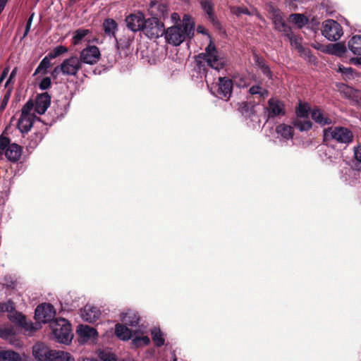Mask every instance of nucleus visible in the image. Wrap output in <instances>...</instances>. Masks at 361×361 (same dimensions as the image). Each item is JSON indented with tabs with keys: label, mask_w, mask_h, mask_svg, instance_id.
Returning a JSON list of instances; mask_svg holds the SVG:
<instances>
[{
	"label": "nucleus",
	"mask_w": 361,
	"mask_h": 361,
	"mask_svg": "<svg viewBox=\"0 0 361 361\" xmlns=\"http://www.w3.org/2000/svg\"><path fill=\"white\" fill-rule=\"evenodd\" d=\"M195 23L192 18L185 15L182 23L171 26L165 31V39L169 44L178 46L186 39L192 38L194 35Z\"/></svg>",
	"instance_id": "f257e3e1"
},
{
	"label": "nucleus",
	"mask_w": 361,
	"mask_h": 361,
	"mask_svg": "<svg viewBox=\"0 0 361 361\" xmlns=\"http://www.w3.org/2000/svg\"><path fill=\"white\" fill-rule=\"evenodd\" d=\"M32 354L39 361H75L69 353L51 350L41 343L33 346Z\"/></svg>",
	"instance_id": "f03ea898"
},
{
	"label": "nucleus",
	"mask_w": 361,
	"mask_h": 361,
	"mask_svg": "<svg viewBox=\"0 0 361 361\" xmlns=\"http://www.w3.org/2000/svg\"><path fill=\"white\" fill-rule=\"evenodd\" d=\"M55 339L61 343L68 344L72 338L71 324L63 318H57L50 323Z\"/></svg>",
	"instance_id": "7ed1b4c3"
},
{
	"label": "nucleus",
	"mask_w": 361,
	"mask_h": 361,
	"mask_svg": "<svg viewBox=\"0 0 361 361\" xmlns=\"http://www.w3.org/2000/svg\"><path fill=\"white\" fill-rule=\"evenodd\" d=\"M82 63L78 57L75 56H71L63 60L59 65L56 66L51 72V75L56 78L59 73L66 76H75L80 70Z\"/></svg>",
	"instance_id": "20e7f679"
},
{
	"label": "nucleus",
	"mask_w": 361,
	"mask_h": 361,
	"mask_svg": "<svg viewBox=\"0 0 361 361\" xmlns=\"http://www.w3.org/2000/svg\"><path fill=\"white\" fill-rule=\"evenodd\" d=\"M200 57L205 60L208 66L217 71L222 69L226 63V60L221 54L219 53L211 39L205 49V52L200 55Z\"/></svg>",
	"instance_id": "39448f33"
},
{
	"label": "nucleus",
	"mask_w": 361,
	"mask_h": 361,
	"mask_svg": "<svg viewBox=\"0 0 361 361\" xmlns=\"http://www.w3.org/2000/svg\"><path fill=\"white\" fill-rule=\"evenodd\" d=\"M325 140H334L338 142L348 144L353 141V133L347 128L331 127L324 130Z\"/></svg>",
	"instance_id": "423d86ee"
},
{
	"label": "nucleus",
	"mask_w": 361,
	"mask_h": 361,
	"mask_svg": "<svg viewBox=\"0 0 361 361\" xmlns=\"http://www.w3.org/2000/svg\"><path fill=\"white\" fill-rule=\"evenodd\" d=\"M268 12L276 29L283 32L288 38L290 44H293V35L291 27L285 23L281 16V11L270 5L269 6Z\"/></svg>",
	"instance_id": "0eeeda50"
},
{
	"label": "nucleus",
	"mask_w": 361,
	"mask_h": 361,
	"mask_svg": "<svg viewBox=\"0 0 361 361\" xmlns=\"http://www.w3.org/2000/svg\"><path fill=\"white\" fill-rule=\"evenodd\" d=\"M34 104L28 101L22 108L21 115L18 121V128L22 133H27L32 128L35 116L32 113Z\"/></svg>",
	"instance_id": "6e6552de"
},
{
	"label": "nucleus",
	"mask_w": 361,
	"mask_h": 361,
	"mask_svg": "<svg viewBox=\"0 0 361 361\" xmlns=\"http://www.w3.org/2000/svg\"><path fill=\"white\" fill-rule=\"evenodd\" d=\"M310 106L308 103L299 100L298 107L295 111L298 118L295 121V128L300 131H307L312 127V123L308 119Z\"/></svg>",
	"instance_id": "1a4fd4ad"
},
{
	"label": "nucleus",
	"mask_w": 361,
	"mask_h": 361,
	"mask_svg": "<svg viewBox=\"0 0 361 361\" xmlns=\"http://www.w3.org/2000/svg\"><path fill=\"white\" fill-rule=\"evenodd\" d=\"M5 155L6 158L11 161H17L21 155L20 147L15 143L10 144L8 138L0 137V156Z\"/></svg>",
	"instance_id": "9d476101"
},
{
	"label": "nucleus",
	"mask_w": 361,
	"mask_h": 361,
	"mask_svg": "<svg viewBox=\"0 0 361 361\" xmlns=\"http://www.w3.org/2000/svg\"><path fill=\"white\" fill-rule=\"evenodd\" d=\"M322 35L329 41H336L343 35V29L340 24L334 20H326L321 28Z\"/></svg>",
	"instance_id": "9b49d317"
},
{
	"label": "nucleus",
	"mask_w": 361,
	"mask_h": 361,
	"mask_svg": "<svg viewBox=\"0 0 361 361\" xmlns=\"http://www.w3.org/2000/svg\"><path fill=\"white\" fill-rule=\"evenodd\" d=\"M142 30L149 38H158L164 33V24L156 18H150L145 20Z\"/></svg>",
	"instance_id": "f8f14e48"
},
{
	"label": "nucleus",
	"mask_w": 361,
	"mask_h": 361,
	"mask_svg": "<svg viewBox=\"0 0 361 361\" xmlns=\"http://www.w3.org/2000/svg\"><path fill=\"white\" fill-rule=\"evenodd\" d=\"M55 310L51 304L44 303L38 305L35 309V317L39 322H51L55 316Z\"/></svg>",
	"instance_id": "ddd939ff"
},
{
	"label": "nucleus",
	"mask_w": 361,
	"mask_h": 361,
	"mask_svg": "<svg viewBox=\"0 0 361 361\" xmlns=\"http://www.w3.org/2000/svg\"><path fill=\"white\" fill-rule=\"evenodd\" d=\"M100 56V51L97 47L88 46L80 51L79 59L81 63L93 65L99 61Z\"/></svg>",
	"instance_id": "4468645a"
},
{
	"label": "nucleus",
	"mask_w": 361,
	"mask_h": 361,
	"mask_svg": "<svg viewBox=\"0 0 361 361\" xmlns=\"http://www.w3.org/2000/svg\"><path fill=\"white\" fill-rule=\"evenodd\" d=\"M233 90V82L228 78H219V85L216 97L228 100L231 96Z\"/></svg>",
	"instance_id": "2eb2a0df"
},
{
	"label": "nucleus",
	"mask_w": 361,
	"mask_h": 361,
	"mask_svg": "<svg viewBox=\"0 0 361 361\" xmlns=\"http://www.w3.org/2000/svg\"><path fill=\"white\" fill-rule=\"evenodd\" d=\"M80 316L84 321L94 323L100 317L101 311L98 307L87 304L80 310Z\"/></svg>",
	"instance_id": "dca6fc26"
},
{
	"label": "nucleus",
	"mask_w": 361,
	"mask_h": 361,
	"mask_svg": "<svg viewBox=\"0 0 361 361\" xmlns=\"http://www.w3.org/2000/svg\"><path fill=\"white\" fill-rule=\"evenodd\" d=\"M145 20L143 14L141 13L131 14L126 18L127 27L133 32L142 30Z\"/></svg>",
	"instance_id": "f3484780"
},
{
	"label": "nucleus",
	"mask_w": 361,
	"mask_h": 361,
	"mask_svg": "<svg viewBox=\"0 0 361 361\" xmlns=\"http://www.w3.org/2000/svg\"><path fill=\"white\" fill-rule=\"evenodd\" d=\"M77 333L80 337V342L82 343L94 340L97 336L96 329L87 325H79L77 329Z\"/></svg>",
	"instance_id": "a211bd4d"
},
{
	"label": "nucleus",
	"mask_w": 361,
	"mask_h": 361,
	"mask_svg": "<svg viewBox=\"0 0 361 361\" xmlns=\"http://www.w3.org/2000/svg\"><path fill=\"white\" fill-rule=\"evenodd\" d=\"M267 111L269 117L283 115L285 114L284 104L276 98H271L268 102Z\"/></svg>",
	"instance_id": "6ab92c4d"
},
{
	"label": "nucleus",
	"mask_w": 361,
	"mask_h": 361,
	"mask_svg": "<svg viewBox=\"0 0 361 361\" xmlns=\"http://www.w3.org/2000/svg\"><path fill=\"white\" fill-rule=\"evenodd\" d=\"M6 312L8 313V319L13 324H22L24 322L25 317L21 312H18L16 310L15 305L11 300L6 302Z\"/></svg>",
	"instance_id": "aec40b11"
},
{
	"label": "nucleus",
	"mask_w": 361,
	"mask_h": 361,
	"mask_svg": "<svg viewBox=\"0 0 361 361\" xmlns=\"http://www.w3.org/2000/svg\"><path fill=\"white\" fill-rule=\"evenodd\" d=\"M51 104V97L47 92L39 94L35 100V111L38 114L45 113Z\"/></svg>",
	"instance_id": "412c9836"
},
{
	"label": "nucleus",
	"mask_w": 361,
	"mask_h": 361,
	"mask_svg": "<svg viewBox=\"0 0 361 361\" xmlns=\"http://www.w3.org/2000/svg\"><path fill=\"white\" fill-rule=\"evenodd\" d=\"M0 338L16 347L21 346L20 342L16 338L15 331L12 326H0Z\"/></svg>",
	"instance_id": "4be33fe9"
},
{
	"label": "nucleus",
	"mask_w": 361,
	"mask_h": 361,
	"mask_svg": "<svg viewBox=\"0 0 361 361\" xmlns=\"http://www.w3.org/2000/svg\"><path fill=\"white\" fill-rule=\"evenodd\" d=\"M121 320L126 324L135 326L138 324L139 316L133 310H127L125 312H122L120 315Z\"/></svg>",
	"instance_id": "5701e85b"
},
{
	"label": "nucleus",
	"mask_w": 361,
	"mask_h": 361,
	"mask_svg": "<svg viewBox=\"0 0 361 361\" xmlns=\"http://www.w3.org/2000/svg\"><path fill=\"white\" fill-rule=\"evenodd\" d=\"M312 118L321 126L329 125L331 119L327 117L320 109H314L312 112Z\"/></svg>",
	"instance_id": "b1692460"
},
{
	"label": "nucleus",
	"mask_w": 361,
	"mask_h": 361,
	"mask_svg": "<svg viewBox=\"0 0 361 361\" xmlns=\"http://www.w3.org/2000/svg\"><path fill=\"white\" fill-rule=\"evenodd\" d=\"M349 50L355 55H361V35L352 37L348 42Z\"/></svg>",
	"instance_id": "393cba45"
},
{
	"label": "nucleus",
	"mask_w": 361,
	"mask_h": 361,
	"mask_svg": "<svg viewBox=\"0 0 361 361\" xmlns=\"http://www.w3.org/2000/svg\"><path fill=\"white\" fill-rule=\"evenodd\" d=\"M115 334L123 341H128L133 337L132 331L125 325L121 324H116Z\"/></svg>",
	"instance_id": "a878e982"
},
{
	"label": "nucleus",
	"mask_w": 361,
	"mask_h": 361,
	"mask_svg": "<svg viewBox=\"0 0 361 361\" xmlns=\"http://www.w3.org/2000/svg\"><path fill=\"white\" fill-rule=\"evenodd\" d=\"M231 12L237 16H240L242 14L247 16L255 15L259 19L262 20L261 15L255 8L250 11L245 6H233L231 8Z\"/></svg>",
	"instance_id": "bb28decb"
},
{
	"label": "nucleus",
	"mask_w": 361,
	"mask_h": 361,
	"mask_svg": "<svg viewBox=\"0 0 361 361\" xmlns=\"http://www.w3.org/2000/svg\"><path fill=\"white\" fill-rule=\"evenodd\" d=\"M0 361H22L21 355L12 350H1Z\"/></svg>",
	"instance_id": "cd10ccee"
},
{
	"label": "nucleus",
	"mask_w": 361,
	"mask_h": 361,
	"mask_svg": "<svg viewBox=\"0 0 361 361\" xmlns=\"http://www.w3.org/2000/svg\"><path fill=\"white\" fill-rule=\"evenodd\" d=\"M277 137L288 140L293 137V128L290 126L286 124H280L276 128Z\"/></svg>",
	"instance_id": "c85d7f7f"
},
{
	"label": "nucleus",
	"mask_w": 361,
	"mask_h": 361,
	"mask_svg": "<svg viewBox=\"0 0 361 361\" xmlns=\"http://www.w3.org/2000/svg\"><path fill=\"white\" fill-rule=\"evenodd\" d=\"M134 37L133 35H123L118 39H116V46L118 50L128 51L130 49L131 44L133 43Z\"/></svg>",
	"instance_id": "c756f323"
},
{
	"label": "nucleus",
	"mask_w": 361,
	"mask_h": 361,
	"mask_svg": "<svg viewBox=\"0 0 361 361\" xmlns=\"http://www.w3.org/2000/svg\"><path fill=\"white\" fill-rule=\"evenodd\" d=\"M151 334L154 344L157 347H161L164 345L165 339L164 333L159 328L154 327L151 329Z\"/></svg>",
	"instance_id": "7c9ffc66"
},
{
	"label": "nucleus",
	"mask_w": 361,
	"mask_h": 361,
	"mask_svg": "<svg viewBox=\"0 0 361 361\" xmlns=\"http://www.w3.org/2000/svg\"><path fill=\"white\" fill-rule=\"evenodd\" d=\"M132 345L135 348L147 345L150 343V339L147 336H137L136 333L133 334Z\"/></svg>",
	"instance_id": "2f4dec72"
},
{
	"label": "nucleus",
	"mask_w": 361,
	"mask_h": 361,
	"mask_svg": "<svg viewBox=\"0 0 361 361\" xmlns=\"http://www.w3.org/2000/svg\"><path fill=\"white\" fill-rule=\"evenodd\" d=\"M200 4L202 8L204 11L207 14L208 18L212 20H214V5L212 0H201Z\"/></svg>",
	"instance_id": "473e14b6"
},
{
	"label": "nucleus",
	"mask_w": 361,
	"mask_h": 361,
	"mask_svg": "<svg viewBox=\"0 0 361 361\" xmlns=\"http://www.w3.org/2000/svg\"><path fill=\"white\" fill-rule=\"evenodd\" d=\"M105 33L109 36H114L117 28V24L113 19H106L103 23Z\"/></svg>",
	"instance_id": "72a5a7b5"
},
{
	"label": "nucleus",
	"mask_w": 361,
	"mask_h": 361,
	"mask_svg": "<svg viewBox=\"0 0 361 361\" xmlns=\"http://www.w3.org/2000/svg\"><path fill=\"white\" fill-rule=\"evenodd\" d=\"M51 59L49 57V55L48 54L47 56H45L39 63L38 66L37 67L34 75L39 74V73H45L47 71V69L51 66Z\"/></svg>",
	"instance_id": "f704fd0d"
},
{
	"label": "nucleus",
	"mask_w": 361,
	"mask_h": 361,
	"mask_svg": "<svg viewBox=\"0 0 361 361\" xmlns=\"http://www.w3.org/2000/svg\"><path fill=\"white\" fill-rule=\"evenodd\" d=\"M337 72L341 74L344 80H350L353 78V69L350 67H345L343 65H338Z\"/></svg>",
	"instance_id": "c9c22d12"
},
{
	"label": "nucleus",
	"mask_w": 361,
	"mask_h": 361,
	"mask_svg": "<svg viewBox=\"0 0 361 361\" xmlns=\"http://www.w3.org/2000/svg\"><path fill=\"white\" fill-rule=\"evenodd\" d=\"M88 33L89 30L86 29L77 30L73 34V44H78Z\"/></svg>",
	"instance_id": "e433bc0d"
},
{
	"label": "nucleus",
	"mask_w": 361,
	"mask_h": 361,
	"mask_svg": "<svg viewBox=\"0 0 361 361\" xmlns=\"http://www.w3.org/2000/svg\"><path fill=\"white\" fill-rule=\"evenodd\" d=\"M99 357L102 361H116V356L109 350H103L99 352Z\"/></svg>",
	"instance_id": "4c0bfd02"
},
{
	"label": "nucleus",
	"mask_w": 361,
	"mask_h": 361,
	"mask_svg": "<svg viewBox=\"0 0 361 361\" xmlns=\"http://www.w3.org/2000/svg\"><path fill=\"white\" fill-rule=\"evenodd\" d=\"M249 92L251 94H259L261 97H267L268 96V91L263 89L259 85H254L249 90Z\"/></svg>",
	"instance_id": "58836bf2"
},
{
	"label": "nucleus",
	"mask_w": 361,
	"mask_h": 361,
	"mask_svg": "<svg viewBox=\"0 0 361 361\" xmlns=\"http://www.w3.org/2000/svg\"><path fill=\"white\" fill-rule=\"evenodd\" d=\"M68 49L67 47L64 46H57L56 47L53 51L48 54L51 59H55L59 56L68 52Z\"/></svg>",
	"instance_id": "ea45409f"
},
{
	"label": "nucleus",
	"mask_w": 361,
	"mask_h": 361,
	"mask_svg": "<svg viewBox=\"0 0 361 361\" xmlns=\"http://www.w3.org/2000/svg\"><path fill=\"white\" fill-rule=\"evenodd\" d=\"M308 22V18L303 14L295 13V26L302 27Z\"/></svg>",
	"instance_id": "a19ab883"
},
{
	"label": "nucleus",
	"mask_w": 361,
	"mask_h": 361,
	"mask_svg": "<svg viewBox=\"0 0 361 361\" xmlns=\"http://www.w3.org/2000/svg\"><path fill=\"white\" fill-rule=\"evenodd\" d=\"M12 90H13V87H8V89H7L6 92L4 94L1 102L0 103V111H3L5 109V108L6 107L8 102L10 99Z\"/></svg>",
	"instance_id": "79ce46f5"
},
{
	"label": "nucleus",
	"mask_w": 361,
	"mask_h": 361,
	"mask_svg": "<svg viewBox=\"0 0 361 361\" xmlns=\"http://www.w3.org/2000/svg\"><path fill=\"white\" fill-rule=\"evenodd\" d=\"M330 52L338 56H342L345 52V47L343 44H335L332 46Z\"/></svg>",
	"instance_id": "37998d69"
},
{
	"label": "nucleus",
	"mask_w": 361,
	"mask_h": 361,
	"mask_svg": "<svg viewBox=\"0 0 361 361\" xmlns=\"http://www.w3.org/2000/svg\"><path fill=\"white\" fill-rule=\"evenodd\" d=\"M18 325L23 327L25 331L30 332L35 331L37 329L31 322L26 321L25 317L24 318V322H22V324H18Z\"/></svg>",
	"instance_id": "c03bdc74"
},
{
	"label": "nucleus",
	"mask_w": 361,
	"mask_h": 361,
	"mask_svg": "<svg viewBox=\"0 0 361 361\" xmlns=\"http://www.w3.org/2000/svg\"><path fill=\"white\" fill-rule=\"evenodd\" d=\"M18 72V68H15L11 71L8 80H6L4 87L5 88L8 89V87H13L12 85H11V83H13V79L16 78Z\"/></svg>",
	"instance_id": "a18cd8bd"
},
{
	"label": "nucleus",
	"mask_w": 361,
	"mask_h": 361,
	"mask_svg": "<svg viewBox=\"0 0 361 361\" xmlns=\"http://www.w3.org/2000/svg\"><path fill=\"white\" fill-rule=\"evenodd\" d=\"M51 85V79L49 77L44 78L41 82H39V87L42 90H45L49 89Z\"/></svg>",
	"instance_id": "49530a36"
},
{
	"label": "nucleus",
	"mask_w": 361,
	"mask_h": 361,
	"mask_svg": "<svg viewBox=\"0 0 361 361\" xmlns=\"http://www.w3.org/2000/svg\"><path fill=\"white\" fill-rule=\"evenodd\" d=\"M34 15H35L34 13H32L27 20L25 32H24V35L23 37V38L27 35V34L29 33V32L30 30L32 23L33 18H34Z\"/></svg>",
	"instance_id": "de8ad7c7"
},
{
	"label": "nucleus",
	"mask_w": 361,
	"mask_h": 361,
	"mask_svg": "<svg viewBox=\"0 0 361 361\" xmlns=\"http://www.w3.org/2000/svg\"><path fill=\"white\" fill-rule=\"evenodd\" d=\"M235 84L236 85V86H238L240 88L245 87L247 86V83L245 78H244L243 77L235 78Z\"/></svg>",
	"instance_id": "09e8293b"
},
{
	"label": "nucleus",
	"mask_w": 361,
	"mask_h": 361,
	"mask_svg": "<svg viewBox=\"0 0 361 361\" xmlns=\"http://www.w3.org/2000/svg\"><path fill=\"white\" fill-rule=\"evenodd\" d=\"M257 62H258L259 65L262 68L264 74H265L268 77H271V72L269 68L267 66H265V64L262 61H259V59L258 58L257 59Z\"/></svg>",
	"instance_id": "8fccbe9b"
},
{
	"label": "nucleus",
	"mask_w": 361,
	"mask_h": 361,
	"mask_svg": "<svg viewBox=\"0 0 361 361\" xmlns=\"http://www.w3.org/2000/svg\"><path fill=\"white\" fill-rule=\"evenodd\" d=\"M354 155L355 159L361 163V144L354 147Z\"/></svg>",
	"instance_id": "3c124183"
},
{
	"label": "nucleus",
	"mask_w": 361,
	"mask_h": 361,
	"mask_svg": "<svg viewBox=\"0 0 361 361\" xmlns=\"http://www.w3.org/2000/svg\"><path fill=\"white\" fill-rule=\"evenodd\" d=\"M197 31L199 33L207 35L208 38L210 39V36L209 35L208 30L203 26L199 25L197 27Z\"/></svg>",
	"instance_id": "603ef678"
},
{
	"label": "nucleus",
	"mask_w": 361,
	"mask_h": 361,
	"mask_svg": "<svg viewBox=\"0 0 361 361\" xmlns=\"http://www.w3.org/2000/svg\"><path fill=\"white\" fill-rule=\"evenodd\" d=\"M8 72H9V68L8 67H6L4 69V71H2L1 75L0 76V85L5 80V78L7 77V75L8 74Z\"/></svg>",
	"instance_id": "864d4df0"
},
{
	"label": "nucleus",
	"mask_w": 361,
	"mask_h": 361,
	"mask_svg": "<svg viewBox=\"0 0 361 361\" xmlns=\"http://www.w3.org/2000/svg\"><path fill=\"white\" fill-rule=\"evenodd\" d=\"M171 21L174 23H177L180 20V16L177 13H173L171 15Z\"/></svg>",
	"instance_id": "5fc2aeb1"
},
{
	"label": "nucleus",
	"mask_w": 361,
	"mask_h": 361,
	"mask_svg": "<svg viewBox=\"0 0 361 361\" xmlns=\"http://www.w3.org/2000/svg\"><path fill=\"white\" fill-rule=\"evenodd\" d=\"M6 302H0V315L6 312Z\"/></svg>",
	"instance_id": "6e6d98bb"
},
{
	"label": "nucleus",
	"mask_w": 361,
	"mask_h": 361,
	"mask_svg": "<svg viewBox=\"0 0 361 361\" xmlns=\"http://www.w3.org/2000/svg\"><path fill=\"white\" fill-rule=\"evenodd\" d=\"M294 46H295V49L298 50V51H300V52L302 51L303 49L302 45H300L298 42H297L295 39Z\"/></svg>",
	"instance_id": "4d7b16f0"
},
{
	"label": "nucleus",
	"mask_w": 361,
	"mask_h": 361,
	"mask_svg": "<svg viewBox=\"0 0 361 361\" xmlns=\"http://www.w3.org/2000/svg\"><path fill=\"white\" fill-rule=\"evenodd\" d=\"M6 3L0 0V13L2 12V11L4 9Z\"/></svg>",
	"instance_id": "13d9d810"
},
{
	"label": "nucleus",
	"mask_w": 361,
	"mask_h": 361,
	"mask_svg": "<svg viewBox=\"0 0 361 361\" xmlns=\"http://www.w3.org/2000/svg\"><path fill=\"white\" fill-rule=\"evenodd\" d=\"M159 6L161 8V11L162 12V16L164 17L165 16L164 11H166V7L164 5H160Z\"/></svg>",
	"instance_id": "bf43d9fd"
},
{
	"label": "nucleus",
	"mask_w": 361,
	"mask_h": 361,
	"mask_svg": "<svg viewBox=\"0 0 361 361\" xmlns=\"http://www.w3.org/2000/svg\"><path fill=\"white\" fill-rule=\"evenodd\" d=\"M79 361H96V360L94 359H90V358H82V360H80Z\"/></svg>",
	"instance_id": "052dcab7"
},
{
	"label": "nucleus",
	"mask_w": 361,
	"mask_h": 361,
	"mask_svg": "<svg viewBox=\"0 0 361 361\" xmlns=\"http://www.w3.org/2000/svg\"><path fill=\"white\" fill-rule=\"evenodd\" d=\"M122 361H135V360L132 358L128 357V358L123 360Z\"/></svg>",
	"instance_id": "680f3d73"
},
{
	"label": "nucleus",
	"mask_w": 361,
	"mask_h": 361,
	"mask_svg": "<svg viewBox=\"0 0 361 361\" xmlns=\"http://www.w3.org/2000/svg\"><path fill=\"white\" fill-rule=\"evenodd\" d=\"M356 61H357V63L358 64H361V57L357 58V59H356Z\"/></svg>",
	"instance_id": "e2e57ef3"
},
{
	"label": "nucleus",
	"mask_w": 361,
	"mask_h": 361,
	"mask_svg": "<svg viewBox=\"0 0 361 361\" xmlns=\"http://www.w3.org/2000/svg\"><path fill=\"white\" fill-rule=\"evenodd\" d=\"M314 48H316V49H320V45H319V44H318V45H317V46H316V45H314Z\"/></svg>",
	"instance_id": "0e129e2a"
},
{
	"label": "nucleus",
	"mask_w": 361,
	"mask_h": 361,
	"mask_svg": "<svg viewBox=\"0 0 361 361\" xmlns=\"http://www.w3.org/2000/svg\"><path fill=\"white\" fill-rule=\"evenodd\" d=\"M293 17V14L290 15V19Z\"/></svg>",
	"instance_id": "69168bd1"
},
{
	"label": "nucleus",
	"mask_w": 361,
	"mask_h": 361,
	"mask_svg": "<svg viewBox=\"0 0 361 361\" xmlns=\"http://www.w3.org/2000/svg\"><path fill=\"white\" fill-rule=\"evenodd\" d=\"M36 2H38L39 0H35Z\"/></svg>",
	"instance_id": "338daca9"
}]
</instances>
